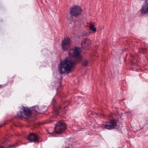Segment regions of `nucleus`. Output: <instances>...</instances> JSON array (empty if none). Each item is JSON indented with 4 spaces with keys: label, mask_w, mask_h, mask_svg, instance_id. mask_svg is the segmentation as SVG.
I'll return each mask as SVG.
<instances>
[{
    "label": "nucleus",
    "mask_w": 148,
    "mask_h": 148,
    "mask_svg": "<svg viewBox=\"0 0 148 148\" xmlns=\"http://www.w3.org/2000/svg\"><path fill=\"white\" fill-rule=\"evenodd\" d=\"M80 52V49L78 47H75L69 50V58H66L60 63L58 69L59 73H68L71 71L72 69L74 68L76 64L82 59Z\"/></svg>",
    "instance_id": "1"
},
{
    "label": "nucleus",
    "mask_w": 148,
    "mask_h": 148,
    "mask_svg": "<svg viewBox=\"0 0 148 148\" xmlns=\"http://www.w3.org/2000/svg\"><path fill=\"white\" fill-rule=\"evenodd\" d=\"M66 125L64 122L62 121H60L57 122L55 125V132L51 133L53 136H55L54 134H61L65 131L66 128Z\"/></svg>",
    "instance_id": "2"
},
{
    "label": "nucleus",
    "mask_w": 148,
    "mask_h": 148,
    "mask_svg": "<svg viewBox=\"0 0 148 148\" xmlns=\"http://www.w3.org/2000/svg\"><path fill=\"white\" fill-rule=\"evenodd\" d=\"M31 114L30 109L23 106H22L21 110L17 112V116L19 118L22 119L29 117Z\"/></svg>",
    "instance_id": "3"
},
{
    "label": "nucleus",
    "mask_w": 148,
    "mask_h": 148,
    "mask_svg": "<svg viewBox=\"0 0 148 148\" xmlns=\"http://www.w3.org/2000/svg\"><path fill=\"white\" fill-rule=\"evenodd\" d=\"M82 12V9L78 6H74L70 9V12L71 15L75 17L80 15Z\"/></svg>",
    "instance_id": "4"
},
{
    "label": "nucleus",
    "mask_w": 148,
    "mask_h": 148,
    "mask_svg": "<svg viewBox=\"0 0 148 148\" xmlns=\"http://www.w3.org/2000/svg\"><path fill=\"white\" fill-rule=\"evenodd\" d=\"M71 45V40L69 38H64L62 41L61 46L62 49L64 51L67 50L69 48Z\"/></svg>",
    "instance_id": "5"
},
{
    "label": "nucleus",
    "mask_w": 148,
    "mask_h": 148,
    "mask_svg": "<svg viewBox=\"0 0 148 148\" xmlns=\"http://www.w3.org/2000/svg\"><path fill=\"white\" fill-rule=\"evenodd\" d=\"M117 122L113 120L106 123L104 125L105 127L108 130H111L115 128L117 126Z\"/></svg>",
    "instance_id": "6"
},
{
    "label": "nucleus",
    "mask_w": 148,
    "mask_h": 148,
    "mask_svg": "<svg viewBox=\"0 0 148 148\" xmlns=\"http://www.w3.org/2000/svg\"><path fill=\"white\" fill-rule=\"evenodd\" d=\"M91 41L87 38H84L81 43V46L83 49L88 50L90 47Z\"/></svg>",
    "instance_id": "7"
},
{
    "label": "nucleus",
    "mask_w": 148,
    "mask_h": 148,
    "mask_svg": "<svg viewBox=\"0 0 148 148\" xmlns=\"http://www.w3.org/2000/svg\"><path fill=\"white\" fill-rule=\"evenodd\" d=\"M27 139L30 142H36L38 140L37 135L33 133L30 134L29 135Z\"/></svg>",
    "instance_id": "8"
},
{
    "label": "nucleus",
    "mask_w": 148,
    "mask_h": 148,
    "mask_svg": "<svg viewBox=\"0 0 148 148\" xmlns=\"http://www.w3.org/2000/svg\"><path fill=\"white\" fill-rule=\"evenodd\" d=\"M140 11L143 14H146L148 12V0L145 1Z\"/></svg>",
    "instance_id": "9"
},
{
    "label": "nucleus",
    "mask_w": 148,
    "mask_h": 148,
    "mask_svg": "<svg viewBox=\"0 0 148 148\" xmlns=\"http://www.w3.org/2000/svg\"><path fill=\"white\" fill-rule=\"evenodd\" d=\"M32 110L37 113H42V112H41L40 109L39 108L38 106H34L32 107Z\"/></svg>",
    "instance_id": "10"
},
{
    "label": "nucleus",
    "mask_w": 148,
    "mask_h": 148,
    "mask_svg": "<svg viewBox=\"0 0 148 148\" xmlns=\"http://www.w3.org/2000/svg\"><path fill=\"white\" fill-rule=\"evenodd\" d=\"M90 29L93 32H95L96 30V28L94 27L93 24H91L89 26Z\"/></svg>",
    "instance_id": "11"
},
{
    "label": "nucleus",
    "mask_w": 148,
    "mask_h": 148,
    "mask_svg": "<svg viewBox=\"0 0 148 148\" xmlns=\"http://www.w3.org/2000/svg\"><path fill=\"white\" fill-rule=\"evenodd\" d=\"M62 107L61 106H59L58 108L55 109V111L56 112V114H59L60 112L62 110Z\"/></svg>",
    "instance_id": "12"
},
{
    "label": "nucleus",
    "mask_w": 148,
    "mask_h": 148,
    "mask_svg": "<svg viewBox=\"0 0 148 148\" xmlns=\"http://www.w3.org/2000/svg\"><path fill=\"white\" fill-rule=\"evenodd\" d=\"M88 63V61L86 60H84L82 63L83 66L86 67L87 66Z\"/></svg>",
    "instance_id": "13"
},
{
    "label": "nucleus",
    "mask_w": 148,
    "mask_h": 148,
    "mask_svg": "<svg viewBox=\"0 0 148 148\" xmlns=\"http://www.w3.org/2000/svg\"><path fill=\"white\" fill-rule=\"evenodd\" d=\"M45 108V106H42L41 108V109H43L44 108Z\"/></svg>",
    "instance_id": "14"
},
{
    "label": "nucleus",
    "mask_w": 148,
    "mask_h": 148,
    "mask_svg": "<svg viewBox=\"0 0 148 148\" xmlns=\"http://www.w3.org/2000/svg\"><path fill=\"white\" fill-rule=\"evenodd\" d=\"M12 146H13V145H9V147L8 148H10Z\"/></svg>",
    "instance_id": "15"
},
{
    "label": "nucleus",
    "mask_w": 148,
    "mask_h": 148,
    "mask_svg": "<svg viewBox=\"0 0 148 148\" xmlns=\"http://www.w3.org/2000/svg\"><path fill=\"white\" fill-rule=\"evenodd\" d=\"M0 148H5L3 146L0 147Z\"/></svg>",
    "instance_id": "16"
},
{
    "label": "nucleus",
    "mask_w": 148,
    "mask_h": 148,
    "mask_svg": "<svg viewBox=\"0 0 148 148\" xmlns=\"http://www.w3.org/2000/svg\"><path fill=\"white\" fill-rule=\"evenodd\" d=\"M2 85H0V88L2 87Z\"/></svg>",
    "instance_id": "17"
},
{
    "label": "nucleus",
    "mask_w": 148,
    "mask_h": 148,
    "mask_svg": "<svg viewBox=\"0 0 148 148\" xmlns=\"http://www.w3.org/2000/svg\"><path fill=\"white\" fill-rule=\"evenodd\" d=\"M47 108L45 110H43V111L44 112L45 111L47 110Z\"/></svg>",
    "instance_id": "18"
},
{
    "label": "nucleus",
    "mask_w": 148,
    "mask_h": 148,
    "mask_svg": "<svg viewBox=\"0 0 148 148\" xmlns=\"http://www.w3.org/2000/svg\"><path fill=\"white\" fill-rule=\"evenodd\" d=\"M54 100V98L53 99V100Z\"/></svg>",
    "instance_id": "19"
}]
</instances>
